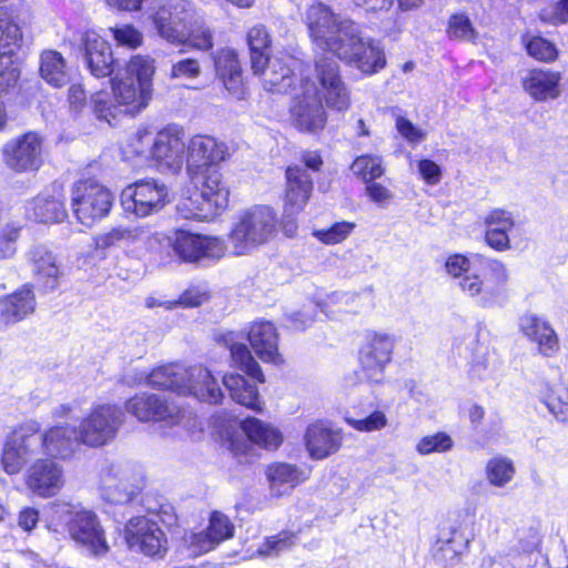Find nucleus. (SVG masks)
<instances>
[{
	"label": "nucleus",
	"instance_id": "nucleus-47",
	"mask_svg": "<svg viewBox=\"0 0 568 568\" xmlns=\"http://www.w3.org/2000/svg\"><path fill=\"white\" fill-rule=\"evenodd\" d=\"M351 170L354 175L363 180L365 183L375 181L385 172L382 156L373 154L357 156L353 161Z\"/></svg>",
	"mask_w": 568,
	"mask_h": 568
},
{
	"label": "nucleus",
	"instance_id": "nucleus-41",
	"mask_svg": "<svg viewBox=\"0 0 568 568\" xmlns=\"http://www.w3.org/2000/svg\"><path fill=\"white\" fill-rule=\"evenodd\" d=\"M175 44L189 45L206 51L213 48V33L206 22L194 10V16L187 22L183 37Z\"/></svg>",
	"mask_w": 568,
	"mask_h": 568
},
{
	"label": "nucleus",
	"instance_id": "nucleus-33",
	"mask_svg": "<svg viewBox=\"0 0 568 568\" xmlns=\"http://www.w3.org/2000/svg\"><path fill=\"white\" fill-rule=\"evenodd\" d=\"M63 200L62 187L53 185L52 190H45L36 196L28 210L36 221L42 223L61 222L67 216Z\"/></svg>",
	"mask_w": 568,
	"mask_h": 568
},
{
	"label": "nucleus",
	"instance_id": "nucleus-26",
	"mask_svg": "<svg viewBox=\"0 0 568 568\" xmlns=\"http://www.w3.org/2000/svg\"><path fill=\"white\" fill-rule=\"evenodd\" d=\"M126 410L140 422L169 420L178 422V410L162 396L155 394H139L130 398L125 404Z\"/></svg>",
	"mask_w": 568,
	"mask_h": 568
},
{
	"label": "nucleus",
	"instance_id": "nucleus-25",
	"mask_svg": "<svg viewBox=\"0 0 568 568\" xmlns=\"http://www.w3.org/2000/svg\"><path fill=\"white\" fill-rule=\"evenodd\" d=\"M520 332L537 345L544 357H552L559 351V338L549 322L536 314H525L519 320Z\"/></svg>",
	"mask_w": 568,
	"mask_h": 568
},
{
	"label": "nucleus",
	"instance_id": "nucleus-44",
	"mask_svg": "<svg viewBox=\"0 0 568 568\" xmlns=\"http://www.w3.org/2000/svg\"><path fill=\"white\" fill-rule=\"evenodd\" d=\"M20 77L19 63L11 55L0 57V129L6 124L3 97L13 90Z\"/></svg>",
	"mask_w": 568,
	"mask_h": 568
},
{
	"label": "nucleus",
	"instance_id": "nucleus-30",
	"mask_svg": "<svg viewBox=\"0 0 568 568\" xmlns=\"http://www.w3.org/2000/svg\"><path fill=\"white\" fill-rule=\"evenodd\" d=\"M214 64L226 91L236 100L245 99L246 88L236 52L229 48L219 50L214 55Z\"/></svg>",
	"mask_w": 568,
	"mask_h": 568
},
{
	"label": "nucleus",
	"instance_id": "nucleus-51",
	"mask_svg": "<svg viewBox=\"0 0 568 568\" xmlns=\"http://www.w3.org/2000/svg\"><path fill=\"white\" fill-rule=\"evenodd\" d=\"M487 478L495 486H504L515 474V467L508 457L491 458L486 466Z\"/></svg>",
	"mask_w": 568,
	"mask_h": 568
},
{
	"label": "nucleus",
	"instance_id": "nucleus-50",
	"mask_svg": "<svg viewBox=\"0 0 568 568\" xmlns=\"http://www.w3.org/2000/svg\"><path fill=\"white\" fill-rule=\"evenodd\" d=\"M297 541V535L291 531H281L268 537L258 547L257 554L262 557H276L280 554L292 549Z\"/></svg>",
	"mask_w": 568,
	"mask_h": 568
},
{
	"label": "nucleus",
	"instance_id": "nucleus-53",
	"mask_svg": "<svg viewBox=\"0 0 568 568\" xmlns=\"http://www.w3.org/2000/svg\"><path fill=\"white\" fill-rule=\"evenodd\" d=\"M144 232L138 229H126V227H114L109 232L99 234L94 242L97 248L106 250L123 241H134L139 236H141Z\"/></svg>",
	"mask_w": 568,
	"mask_h": 568
},
{
	"label": "nucleus",
	"instance_id": "nucleus-27",
	"mask_svg": "<svg viewBox=\"0 0 568 568\" xmlns=\"http://www.w3.org/2000/svg\"><path fill=\"white\" fill-rule=\"evenodd\" d=\"M41 434L42 455L49 459H67L83 445L79 439V430L69 425H57L45 429Z\"/></svg>",
	"mask_w": 568,
	"mask_h": 568
},
{
	"label": "nucleus",
	"instance_id": "nucleus-19",
	"mask_svg": "<svg viewBox=\"0 0 568 568\" xmlns=\"http://www.w3.org/2000/svg\"><path fill=\"white\" fill-rule=\"evenodd\" d=\"M27 262L37 284L44 291L55 290L64 276L59 256L45 244H37L27 253Z\"/></svg>",
	"mask_w": 568,
	"mask_h": 568
},
{
	"label": "nucleus",
	"instance_id": "nucleus-39",
	"mask_svg": "<svg viewBox=\"0 0 568 568\" xmlns=\"http://www.w3.org/2000/svg\"><path fill=\"white\" fill-rule=\"evenodd\" d=\"M210 202L211 200L196 189L187 197H183L179 201L176 213L180 217L185 220H213L220 211Z\"/></svg>",
	"mask_w": 568,
	"mask_h": 568
},
{
	"label": "nucleus",
	"instance_id": "nucleus-9",
	"mask_svg": "<svg viewBox=\"0 0 568 568\" xmlns=\"http://www.w3.org/2000/svg\"><path fill=\"white\" fill-rule=\"evenodd\" d=\"M42 455L40 424L28 420L8 436L2 450V466L8 474H18L33 457Z\"/></svg>",
	"mask_w": 568,
	"mask_h": 568
},
{
	"label": "nucleus",
	"instance_id": "nucleus-18",
	"mask_svg": "<svg viewBox=\"0 0 568 568\" xmlns=\"http://www.w3.org/2000/svg\"><path fill=\"white\" fill-rule=\"evenodd\" d=\"M234 535V525L227 516L213 511L206 529L200 532L186 534L183 542L193 557L201 556L215 549L221 542L231 539Z\"/></svg>",
	"mask_w": 568,
	"mask_h": 568
},
{
	"label": "nucleus",
	"instance_id": "nucleus-37",
	"mask_svg": "<svg viewBox=\"0 0 568 568\" xmlns=\"http://www.w3.org/2000/svg\"><path fill=\"white\" fill-rule=\"evenodd\" d=\"M241 428L247 438L264 449H276L283 440L281 432L273 425L255 417H247L241 422Z\"/></svg>",
	"mask_w": 568,
	"mask_h": 568
},
{
	"label": "nucleus",
	"instance_id": "nucleus-38",
	"mask_svg": "<svg viewBox=\"0 0 568 568\" xmlns=\"http://www.w3.org/2000/svg\"><path fill=\"white\" fill-rule=\"evenodd\" d=\"M559 73L535 69L525 77L523 84L535 100L542 101L559 94Z\"/></svg>",
	"mask_w": 568,
	"mask_h": 568
},
{
	"label": "nucleus",
	"instance_id": "nucleus-58",
	"mask_svg": "<svg viewBox=\"0 0 568 568\" xmlns=\"http://www.w3.org/2000/svg\"><path fill=\"white\" fill-rule=\"evenodd\" d=\"M110 32L119 47L136 49L143 42L142 33L132 24H122L111 28Z\"/></svg>",
	"mask_w": 568,
	"mask_h": 568
},
{
	"label": "nucleus",
	"instance_id": "nucleus-40",
	"mask_svg": "<svg viewBox=\"0 0 568 568\" xmlns=\"http://www.w3.org/2000/svg\"><path fill=\"white\" fill-rule=\"evenodd\" d=\"M210 202L211 200L196 189L187 197H183L179 201L176 213L180 217L185 220H213L220 211Z\"/></svg>",
	"mask_w": 568,
	"mask_h": 568
},
{
	"label": "nucleus",
	"instance_id": "nucleus-8",
	"mask_svg": "<svg viewBox=\"0 0 568 568\" xmlns=\"http://www.w3.org/2000/svg\"><path fill=\"white\" fill-rule=\"evenodd\" d=\"M124 423L123 410L113 404H98L81 420L79 439L83 445L98 448L111 443Z\"/></svg>",
	"mask_w": 568,
	"mask_h": 568
},
{
	"label": "nucleus",
	"instance_id": "nucleus-57",
	"mask_svg": "<svg viewBox=\"0 0 568 568\" xmlns=\"http://www.w3.org/2000/svg\"><path fill=\"white\" fill-rule=\"evenodd\" d=\"M345 420L354 429L364 433L381 430L387 425V417L382 410H374L363 418L347 416Z\"/></svg>",
	"mask_w": 568,
	"mask_h": 568
},
{
	"label": "nucleus",
	"instance_id": "nucleus-12",
	"mask_svg": "<svg viewBox=\"0 0 568 568\" xmlns=\"http://www.w3.org/2000/svg\"><path fill=\"white\" fill-rule=\"evenodd\" d=\"M57 513H61L60 520L68 525L72 538L84 545L93 555H103L109 547L97 516L92 511H71L69 505H57Z\"/></svg>",
	"mask_w": 568,
	"mask_h": 568
},
{
	"label": "nucleus",
	"instance_id": "nucleus-10",
	"mask_svg": "<svg viewBox=\"0 0 568 568\" xmlns=\"http://www.w3.org/2000/svg\"><path fill=\"white\" fill-rule=\"evenodd\" d=\"M310 36L321 50L333 53L345 38L344 27L356 24L353 20L334 13L322 2L312 4L305 13Z\"/></svg>",
	"mask_w": 568,
	"mask_h": 568
},
{
	"label": "nucleus",
	"instance_id": "nucleus-48",
	"mask_svg": "<svg viewBox=\"0 0 568 568\" xmlns=\"http://www.w3.org/2000/svg\"><path fill=\"white\" fill-rule=\"evenodd\" d=\"M271 43L270 34L262 24L254 26L247 32V44L251 51L252 70H258L262 65L263 58L266 57L264 50Z\"/></svg>",
	"mask_w": 568,
	"mask_h": 568
},
{
	"label": "nucleus",
	"instance_id": "nucleus-5",
	"mask_svg": "<svg viewBox=\"0 0 568 568\" xmlns=\"http://www.w3.org/2000/svg\"><path fill=\"white\" fill-rule=\"evenodd\" d=\"M277 233L276 213L266 205H254L243 211L229 234L234 255H246L264 245Z\"/></svg>",
	"mask_w": 568,
	"mask_h": 568
},
{
	"label": "nucleus",
	"instance_id": "nucleus-15",
	"mask_svg": "<svg viewBox=\"0 0 568 568\" xmlns=\"http://www.w3.org/2000/svg\"><path fill=\"white\" fill-rule=\"evenodd\" d=\"M126 541L131 549L152 558H163L169 549L164 531L146 517L132 518L126 526Z\"/></svg>",
	"mask_w": 568,
	"mask_h": 568
},
{
	"label": "nucleus",
	"instance_id": "nucleus-46",
	"mask_svg": "<svg viewBox=\"0 0 568 568\" xmlns=\"http://www.w3.org/2000/svg\"><path fill=\"white\" fill-rule=\"evenodd\" d=\"M266 476L273 488H281L287 485L294 487L303 481V473L294 465L276 463L267 467Z\"/></svg>",
	"mask_w": 568,
	"mask_h": 568
},
{
	"label": "nucleus",
	"instance_id": "nucleus-2",
	"mask_svg": "<svg viewBox=\"0 0 568 568\" xmlns=\"http://www.w3.org/2000/svg\"><path fill=\"white\" fill-rule=\"evenodd\" d=\"M446 272L456 280L457 286L481 307L496 305L504 292L509 274L499 261H490L480 273L476 262L462 254L450 255L445 263Z\"/></svg>",
	"mask_w": 568,
	"mask_h": 568
},
{
	"label": "nucleus",
	"instance_id": "nucleus-17",
	"mask_svg": "<svg viewBox=\"0 0 568 568\" xmlns=\"http://www.w3.org/2000/svg\"><path fill=\"white\" fill-rule=\"evenodd\" d=\"M194 16V8L186 0H170L159 7L152 16L159 36L175 44L183 37L187 22Z\"/></svg>",
	"mask_w": 568,
	"mask_h": 568
},
{
	"label": "nucleus",
	"instance_id": "nucleus-52",
	"mask_svg": "<svg viewBox=\"0 0 568 568\" xmlns=\"http://www.w3.org/2000/svg\"><path fill=\"white\" fill-rule=\"evenodd\" d=\"M21 225L12 220L0 224V260L12 257L16 252V243L20 236Z\"/></svg>",
	"mask_w": 568,
	"mask_h": 568
},
{
	"label": "nucleus",
	"instance_id": "nucleus-14",
	"mask_svg": "<svg viewBox=\"0 0 568 568\" xmlns=\"http://www.w3.org/2000/svg\"><path fill=\"white\" fill-rule=\"evenodd\" d=\"M174 253L187 263H197L204 258L220 260L226 252L224 241L217 236L178 231L172 242Z\"/></svg>",
	"mask_w": 568,
	"mask_h": 568
},
{
	"label": "nucleus",
	"instance_id": "nucleus-24",
	"mask_svg": "<svg viewBox=\"0 0 568 568\" xmlns=\"http://www.w3.org/2000/svg\"><path fill=\"white\" fill-rule=\"evenodd\" d=\"M183 136V129L178 125L160 131L151 148L152 158L169 169H180L185 153Z\"/></svg>",
	"mask_w": 568,
	"mask_h": 568
},
{
	"label": "nucleus",
	"instance_id": "nucleus-1",
	"mask_svg": "<svg viewBox=\"0 0 568 568\" xmlns=\"http://www.w3.org/2000/svg\"><path fill=\"white\" fill-rule=\"evenodd\" d=\"M316 83L302 82V94L292 106L294 125L304 132L315 133L326 123L323 101L329 109L345 111L351 105L349 90L342 79L339 64L329 57H322L315 63Z\"/></svg>",
	"mask_w": 568,
	"mask_h": 568
},
{
	"label": "nucleus",
	"instance_id": "nucleus-29",
	"mask_svg": "<svg viewBox=\"0 0 568 568\" xmlns=\"http://www.w3.org/2000/svg\"><path fill=\"white\" fill-rule=\"evenodd\" d=\"M313 181L307 171L301 166H288L286 170V191L284 213L287 216L301 212L310 200Z\"/></svg>",
	"mask_w": 568,
	"mask_h": 568
},
{
	"label": "nucleus",
	"instance_id": "nucleus-42",
	"mask_svg": "<svg viewBox=\"0 0 568 568\" xmlns=\"http://www.w3.org/2000/svg\"><path fill=\"white\" fill-rule=\"evenodd\" d=\"M40 74L52 87L60 88L68 82L65 60L54 50H45L40 57Z\"/></svg>",
	"mask_w": 568,
	"mask_h": 568
},
{
	"label": "nucleus",
	"instance_id": "nucleus-20",
	"mask_svg": "<svg viewBox=\"0 0 568 568\" xmlns=\"http://www.w3.org/2000/svg\"><path fill=\"white\" fill-rule=\"evenodd\" d=\"M298 61L290 54L281 53L264 57L258 70L254 74L262 77L263 88L273 93H287L295 82V69Z\"/></svg>",
	"mask_w": 568,
	"mask_h": 568
},
{
	"label": "nucleus",
	"instance_id": "nucleus-61",
	"mask_svg": "<svg viewBox=\"0 0 568 568\" xmlns=\"http://www.w3.org/2000/svg\"><path fill=\"white\" fill-rule=\"evenodd\" d=\"M201 74V65L196 59L184 58L172 64L170 77L172 79H195Z\"/></svg>",
	"mask_w": 568,
	"mask_h": 568
},
{
	"label": "nucleus",
	"instance_id": "nucleus-64",
	"mask_svg": "<svg viewBox=\"0 0 568 568\" xmlns=\"http://www.w3.org/2000/svg\"><path fill=\"white\" fill-rule=\"evenodd\" d=\"M153 141L151 132L145 128H140L131 138L130 148L136 155H144L146 152L151 153Z\"/></svg>",
	"mask_w": 568,
	"mask_h": 568
},
{
	"label": "nucleus",
	"instance_id": "nucleus-3",
	"mask_svg": "<svg viewBox=\"0 0 568 568\" xmlns=\"http://www.w3.org/2000/svg\"><path fill=\"white\" fill-rule=\"evenodd\" d=\"M148 384L174 390L182 395H192L201 402L217 404L223 394L211 372L195 365L185 367L181 364H169L154 368L148 376Z\"/></svg>",
	"mask_w": 568,
	"mask_h": 568
},
{
	"label": "nucleus",
	"instance_id": "nucleus-60",
	"mask_svg": "<svg viewBox=\"0 0 568 568\" xmlns=\"http://www.w3.org/2000/svg\"><path fill=\"white\" fill-rule=\"evenodd\" d=\"M486 229H498L501 232H511L515 220L510 212L503 209H494L485 216Z\"/></svg>",
	"mask_w": 568,
	"mask_h": 568
},
{
	"label": "nucleus",
	"instance_id": "nucleus-11",
	"mask_svg": "<svg viewBox=\"0 0 568 568\" xmlns=\"http://www.w3.org/2000/svg\"><path fill=\"white\" fill-rule=\"evenodd\" d=\"M168 187L156 180H140L121 193V205L126 213L146 217L158 213L168 202Z\"/></svg>",
	"mask_w": 568,
	"mask_h": 568
},
{
	"label": "nucleus",
	"instance_id": "nucleus-59",
	"mask_svg": "<svg viewBox=\"0 0 568 568\" xmlns=\"http://www.w3.org/2000/svg\"><path fill=\"white\" fill-rule=\"evenodd\" d=\"M355 229V224L351 222H337L329 229L320 230L315 232V236L327 245H334L343 242Z\"/></svg>",
	"mask_w": 568,
	"mask_h": 568
},
{
	"label": "nucleus",
	"instance_id": "nucleus-54",
	"mask_svg": "<svg viewBox=\"0 0 568 568\" xmlns=\"http://www.w3.org/2000/svg\"><path fill=\"white\" fill-rule=\"evenodd\" d=\"M454 446L453 438L444 432H438L433 435L424 436L416 444V450L420 455H429L433 453H446Z\"/></svg>",
	"mask_w": 568,
	"mask_h": 568
},
{
	"label": "nucleus",
	"instance_id": "nucleus-16",
	"mask_svg": "<svg viewBox=\"0 0 568 568\" xmlns=\"http://www.w3.org/2000/svg\"><path fill=\"white\" fill-rule=\"evenodd\" d=\"M394 338L387 334L369 335L359 351L361 372L371 383H381L392 359Z\"/></svg>",
	"mask_w": 568,
	"mask_h": 568
},
{
	"label": "nucleus",
	"instance_id": "nucleus-36",
	"mask_svg": "<svg viewBox=\"0 0 568 568\" xmlns=\"http://www.w3.org/2000/svg\"><path fill=\"white\" fill-rule=\"evenodd\" d=\"M223 384L234 402L256 413L263 410L264 404L261 400L257 387L248 383L242 375L226 374L223 377Z\"/></svg>",
	"mask_w": 568,
	"mask_h": 568
},
{
	"label": "nucleus",
	"instance_id": "nucleus-63",
	"mask_svg": "<svg viewBox=\"0 0 568 568\" xmlns=\"http://www.w3.org/2000/svg\"><path fill=\"white\" fill-rule=\"evenodd\" d=\"M540 19L550 24L568 21V0H559L554 7L545 8L540 12Z\"/></svg>",
	"mask_w": 568,
	"mask_h": 568
},
{
	"label": "nucleus",
	"instance_id": "nucleus-23",
	"mask_svg": "<svg viewBox=\"0 0 568 568\" xmlns=\"http://www.w3.org/2000/svg\"><path fill=\"white\" fill-rule=\"evenodd\" d=\"M227 156L229 150L225 143L210 135H195L187 146V172L193 174L195 171L216 166Z\"/></svg>",
	"mask_w": 568,
	"mask_h": 568
},
{
	"label": "nucleus",
	"instance_id": "nucleus-28",
	"mask_svg": "<svg viewBox=\"0 0 568 568\" xmlns=\"http://www.w3.org/2000/svg\"><path fill=\"white\" fill-rule=\"evenodd\" d=\"M246 335L252 349L261 361L274 365L283 363L282 355L278 352V334L273 323L267 321L253 322Z\"/></svg>",
	"mask_w": 568,
	"mask_h": 568
},
{
	"label": "nucleus",
	"instance_id": "nucleus-6",
	"mask_svg": "<svg viewBox=\"0 0 568 568\" xmlns=\"http://www.w3.org/2000/svg\"><path fill=\"white\" fill-rule=\"evenodd\" d=\"M343 31L345 38L334 50L335 57L366 74H373L385 67L383 49L375 40L364 38L357 24H348Z\"/></svg>",
	"mask_w": 568,
	"mask_h": 568
},
{
	"label": "nucleus",
	"instance_id": "nucleus-32",
	"mask_svg": "<svg viewBox=\"0 0 568 568\" xmlns=\"http://www.w3.org/2000/svg\"><path fill=\"white\" fill-rule=\"evenodd\" d=\"M36 296L30 286L0 298V323L4 326L16 324L36 311Z\"/></svg>",
	"mask_w": 568,
	"mask_h": 568
},
{
	"label": "nucleus",
	"instance_id": "nucleus-35",
	"mask_svg": "<svg viewBox=\"0 0 568 568\" xmlns=\"http://www.w3.org/2000/svg\"><path fill=\"white\" fill-rule=\"evenodd\" d=\"M220 343L224 345L231 355V361L234 366L243 371L253 379L262 383L264 375L261 366L253 357L250 348L239 341V335L234 332H229L220 337Z\"/></svg>",
	"mask_w": 568,
	"mask_h": 568
},
{
	"label": "nucleus",
	"instance_id": "nucleus-34",
	"mask_svg": "<svg viewBox=\"0 0 568 568\" xmlns=\"http://www.w3.org/2000/svg\"><path fill=\"white\" fill-rule=\"evenodd\" d=\"M190 176L195 185L201 184L199 190L211 200L210 203L213 206L220 212L226 209L230 191L217 166H209L204 170L195 171Z\"/></svg>",
	"mask_w": 568,
	"mask_h": 568
},
{
	"label": "nucleus",
	"instance_id": "nucleus-31",
	"mask_svg": "<svg viewBox=\"0 0 568 568\" xmlns=\"http://www.w3.org/2000/svg\"><path fill=\"white\" fill-rule=\"evenodd\" d=\"M305 445L310 456L323 459L336 453L342 445V434L323 422L311 424L305 432Z\"/></svg>",
	"mask_w": 568,
	"mask_h": 568
},
{
	"label": "nucleus",
	"instance_id": "nucleus-13",
	"mask_svg": "<svg viewBox=\"0 0 568 568\" xmlns=\"http://www.w3.org/2000/svg\"><path fill=\"white\" fill-rule=\"evenodd\" d=\"M42 148L43 139L36 132H28L3 145L2 160L17 173L37 171L43 163Z\"/></svg>",
	"mask_w": 568,
	"mask_h": 568
},
{
	"label": "nucleus",
	"instance_id": "nucleus-4",
	"mask_svg": "<svg viewBox=\"0 0 568 568\" xmlns=\"http://www.w3.org/2000/svg\"><path fill=\"white\" fill-rule=\"evenodd\" d=\"M155 72L154 60L136 54L112 79L114 101L124 112L135 114L151 100L152 78Z\"/></svg>",
	"mask_w": 568,
	"mask_h": 568
},
{
	"label": "nucleus",
	"instance_id": "nucleus-55",
	"mask_svg": "<svg viewBox=\"0 0 568 568\" xmlns=\"http://www.w3.org/2000/svg\"><path fill=\"white\" fill-rule=\"evenodd\" d=\"M525 45L528 54L536 60L551 62L558 57V50L555 44L542 37H530L525 40Z\"/></svg>",
	"mask_w": 568,
	"mask_h": 568
},
{
	"label": "nucleus",
	"instance_id": "nucleus-43",
	"mask_svg": "<svg viewBox=\"0 0 568 568\" xmlns=\"http://www.w3.org/2000/svg\"><path fill=\"white\" fill-rule=\"evenodd\" d=\"M466 544V540L457 539L456 530L449 532L442 530L435 546L434 557L438 562L453 567L459 561L462 549Z\"/></svg>",
	"mask_w": 568,
	"mask_h": 568
},
{
	"label": "nucleus",
	"instance_id": "nucleus-7",
	"mask_svg": "<svg viewBox=\"0 0 568 568\" xmlns=\"http://www.w3.org/2000/svg\"><path fill=\"white\" fill-rule=\"evenodd\" d=\"M113 202V193L95 180H81L72 186L71 209L85 226L90 227L108 216Z\"/></svg>",
	"mask_w": 568,
	"mask_h": 568
},
{
	"label": "nucleus",
	"instance_id": "nucleus-45",
	"mask_svg": "<svg viewBox=\"0 0 568 568\" xmlns=\"http://www.w3.org/2000/svg\"><path fill=\"white\" fill-rule=\"evenodd\" d=\"M539 400L560 422H568V389L555 392L548 382H541Z\"/></svg>",
	"mask_w": 568,
	"mask_h": 568
},
{
	"label": "nucleus",
	"instance_id": "nucleus-56",
	"mask_svg": "<svg viewBox=\"0 0 568 568\" xmlns=\"http://www.w3.org/2000/svg\"><path fill=\"white\" fill-rule=\"evenodd\" d=\"M92 108L97 118L106 121L109 124H112V121L116 118L118 106L106 91H99L92 95Z\"/></svg>",
	"mask_w": 568,
	"mask_h": 568
},
{
	"label": "nucleus",
	"instance_id": "nucleus-49",
	"mask_svg": "<svg viewBox=\"0 0 568 568\" xmlns=\"http://www.w3.org/2000/svg\"><path fill=\"white\" fill-rule=\"evenodd\" d=\"M22 34L20 28L6 13L0 11V57H13L14 48L18 47Z\"/></svg>",
	"mask_w": 568,
	"mask_h": 568
},
{
	"label": "nucleus",
	"instance_id": "nucleus-62",
	"mask_svg": "<svg viewBox=\"0 0 568 568\" xmlns=\"http://www.w3.org/2000/svg\"><path fill=\"white\" fill-rule=\"evenodd\" d=\"M448 36L458 40L473 39L474 29L469 19L462 14L453 16L449 21Z\"/></svg>",
	"mask_w": 568,
	"mask_h": 568
},
{
	"label": "nucleus",
	"instance_id": "nucleus-22",
	"mask_svg": "<svg viewBox=\"0 0 568 568\" xmlns=\"http://www.w3.org/2000/svg\"><path fill=\"white\" fill-rule=\"evenodd\" d=\"M26 484L39 496H54L64 485L62 466L52 459L39 458L28 468Z\"/></svg>",
	"mask_w": 568,
	"mask_h": 568
},
{
	"label": "nucleus",
	"instance_id": "nucleus-21",
	"mask_svg": "<svg viewBox=\"0 0 568 568\" xmlns=\"http://www.w3.org/2000/svg\"><path fill=\"white\" fill-rule=\"evenodd\" d=\"M75 43L83 51L88 69L95 78H105L113 72V57L109 43L93 30L79 34Z\"/></svg>",
	"mask_w": 568,
	"mask_h": 568
}]
</instances>
